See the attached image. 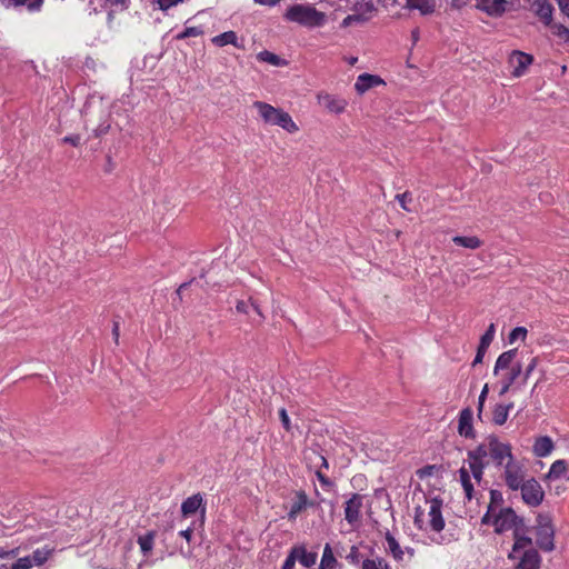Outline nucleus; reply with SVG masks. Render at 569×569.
Listing matches in <instances>:
<instances>
[{
    "label": "nucleus",
    "mask_w": 569,
    "mask_h": 569,
    "mask_svg": "<svg viewBox=\"0 0 569 569\" xmlns=\"http://www.w3.org/2000/svg\"><path fill=\"white\" fill-rule=\"evenodd\" d=\"M511 457H513L511 443L496 435H489L468 452V466L473 479L480 482L487 466L492 465L500 469Z\"/></svg>",
    "instance_id": "nucleus-1"
},
{
    "label": "nucleus",
    "mask_w": 569,
    "mask_h": 569,
    "mask_svg": "<svg viewBox=\"0 0 569 569\" xmlns=\"http://www.w3.org/2000/svg\"><path fill=\"white\" fill-rule=\"evenodd\" d=\"M423 503L415 508V526L419 530L439 535L445 528L442 517L443 500L437 496H427L421 492Z\"/></svg>",
    "instance_id": "nucleus-2"
},
{
    "label": "nucleus",
    "mask_w": 569,
    "mask_h": 569,
    "mask_svg": "<svg viewBox=\"0 0 569 569\" xmlns=\"http://www.w3.org/2000/svg\"><path fill=\"white\" fill-rule=\"evenodd\" d=\"M510 569H539L541 557L532 545V539L522 533H516V539L508 553Z\"/></svg>",
    "instance_id": "nucleus-3"
},
{
    "label": "nucleus",
    "mask_w": 569,
    "mask_h": 569,
    "mask_svg": "<svg viewBox=\"0 0 569 569\" xmlns=\"http://www.w3.org/2000/svg\"><path fill=\"white\" fill-rule=\"evenodd\" d=\"M481 521L483 525L493 527L497 533L512 530L513 540L516 539V533H520V527L522 526V519L517 516L512 508L493 503L489 505Z\"/></svg>",
    "instance_id": "nucleus-4"
},
{
    "label": "nucleus",
    "mask_w": 569,
    "mask_h": 569,
    "mask_svg": "<svg viewBox=\"0 0 569 569\" xmlns=\"http://www.w3.org/2000/svg\"><path fill=\"white\" fill-rule=\"evenodd\" d=\"M283 18L308 29L320 28L327 22L326 13L317 10L311 3H296L288 7Z\"/></svg>",
    "instance_id": "nucleus-5"
},
{
    "label": "nucleus",
    "mask_w": 569,
    "mask_h": 569,
    "mask_svg": "<svg viewBox=\"0 0 569 569\" xmlns=\"http://www.w3.org/2000/svg\"><path fill=\"white\" fill-rule=\"evenodd\" d=\"M252 107L257 110L259 118L264 124L277 126L288 133H297L299 131L298 124L283 109L276 108L263 101H254Z\"/></svg>",
    "instance_id": "nucleus-6"
},
{
    "label": "nucleus",
    "mask_w": 569,
    "mask_h": 569,
    "mask_svg": "<svg viewBox=\"0 0 569 569\" xmlns=\"http://www.w3.org/2000/svg\"><path fill=\"white\" fill-rule=\"evenodd\" d=\"M537 546L545 552L555 549V529L549 513H539L533 527Z\"/></svg>",
    "instance_id": "nucleus-7"
},
{
    "label": "nucleus",
    "mask_w": 569,
    "mask_h": 569,
    "mask_svg": "<svg viewBox=\"0 0 569 569\" xmlns=\"http://www.w3.org/2000/svg\"><path fill=\"white\" fill-rule=\"evenodd\" d=\"M500 469L502 470V479L506 486L512 491H518L520 483L527 479L525 465L515 456Z\"/></svg>",
    "instance_id": "nucleus-8"
},
{
    "label": "nucleus",
    "mask_w": 569,
    "mask_h": 569,
    "mask_svg": "<svg viewBox=\"0 0 569 569\" xmlns=\"http://www.w3.org/2000/svg\"><path fill=\"white\" fill-rule=\"evenodd\" d=\"M317 552H311L305 546H295L287 556L283 566L286 569H295L298 561L306 569H310L317 561Z\"/></svg>",
    "instance_id": "nucleus-9"
},
{
    "label": "nucleus",
    "mask_w": 569,
    "mask_h": 569,
    "mask_svg": "<svg viewBox=\"0 0 569 569\" xmlns=\"http://www.w3.org/2000/svg\"><path fill=\"white\" fill-rule=\"evenodd\" d=\"M519 490L521 491L523 502L530 507H538L543 501L545 491L541 485L532 477L520 483Z\"/></svg>",
    "instance_id": "nucleus-10"
},
{
    "label": "nucleus",
    "mask_w": 569,
    "mask_h": 569,
    "mask_svg": "<svg viewBox=\"0 0 569 569\" xmlns=\"http://www.w3.org/2000/svg\"><path fill=\"white\" fill-rule=\"evenodd\" d=\"M317 101L326 111L332 114H341L348 107L347 99L326 91H320L317 93Z\"/></svg>",
    "instance_id": "nucleus-11"
},
{
    "label": "nucleus",
    "mask_w": 569,
    "mask_h": 569,
    "mask_svg": "<svg viewBox=\"0 0 569 569\" xmlns=\"http://www.w3.org/2000/svg\"><path fill=\"white\" fill-rule=\"evenodd\" d=\"M365 498L361 493H352L345 502V519L352 527L360 525Z\"/></svg>",
    "instance_id": "nucleus-12"
},
{
    "label": "nucleus",
    "mask_w": 569,
    "mask_h": 569,
    "mask_svg": "<svg viewBox=\"0 0 569 569\" xmlns=\"http://www.w3.org/2000/svg\"><path fill=\"white\" fill-rule=\"evenodd\" d=\"M533 62V57L529 53L515 50L509 54L508 64L511 69V74L516 78H520L526 74L529 66Z\"/></svg>",
    "instance_id": "nucleus-13"
},
{
    "label": "nucleus",
    "mask_w": 569,
    "mask_h": 569,
    "mask_svg": "<svg viewBox=\"0 0 569 569\" xmlns=\"http://www.w3.org/2000/svg\"><path fill=\"white\" fill-rule=\"evenodd\" d=\"M312 506L313 502L308 499L305 491H296L293 498L291 499L289 511L287 513L288 520L295 521L303 510Z\"/></svg>",
    "instance_id": "nucleus-14"
},
{
    "label": "nucleus",
    "mask_w": 569,
    "mask_h": 569,
    "mask_svg": "<svg viewBox=\"0 0 569 569\" xmlns=\"http://www.w3.org/2000/svg\"><path fill=\"white\" fill-rule=\"evenodd\" d=\"M473 412L470 408H465L459 413L458 433L465 438H475L472 426Z\"/></svg>",
    "instance_id": "nucleus-15"
},
{
    "label": "nucleus",
    "mask_w": 569,
    "mask_h": 569,
    "mask_svg": "<svg viewBox=\"0 0 569 569\" xmlns=\"http://www.w3.org/2000/svg\"><path fill=\"white\" fill-rule=\"evenodd\" d=\"M380 84H385V81L376 74L370 73H362L358 76L356 83H355V90L359 94L366 93L368 90L378 87Z\"/></svg>",
    "instance_id": "nucleus-16"
},
{
    "label": "nucleus",
    "mask_w": 569,
    "mask_h": 569,
    "mask_svg": "<svg viewBox=\"0 0 569 569\" xmlns=\"http://www.w3.org/2000/svg\"><path fill=\"white\" fill-rule=\"evenodd\" d=\"M555 450V442L549 436H539L532 445V453L538 458L549 457Z\"/></svg>",
    "instance_id": "nucleus-17"
},
{
    "label": "nucleus",
    "mask_w": 569,
    "mask_h": 569,
    "mask_svg": "<svg viewBox=\"0 0 569 569\" xmlns=\"http://www.w3.org/2000/svg\"><path fill=\"white\" fill-rule=\"evenodd\" d=\"M0 4L6 9L26 8L29 12L41 10L43 0H0Z\"/></svg>",
    "instance_id": "nucleus-18"
},
{
    "label": "nucleus",
    "mask_w": 569,
    "mask_h": 569,
    "mask_svg": "<svg viewBox=\"0 0 569 569\" xmlns=\"http://www.w3.org/2000/svg\"><path fill=\"white\" fill-rule=\"evenodd\" d=\"M517 353H518L517 349H511V350L502 352L498 357V359L495 363L493 373L497 376L502 370L509 371L511 369V367L517 363V362H515Z\"/></svg>",
    "instance_id": "nucleus-19"
},
{
    "label": "nucleus",
    "mask_w": 569,
    "mask_h": 569,
    "mask_svg": "<svg viewBox=\"0 0 569 569\" xmlns=\"http://www.w3.org/2000/svg\"><path fill=\"white\" fill-rule=\"evenodd\" d=\"M522 372V367L520 362H517L511 367L509 371H507L501 377V388L499 395L502 396L509 391L515 381L519 378Z\"/></svg>",
    "instance_id": "nucleus-20"
},
{
    "label": "nucleus",
    "mask_w": 569,
    "mask_h": 569,
    "mask_svg": "<svg viewBox=\"0 0 569 569\" xmlns=\"http://www.w3.org/2000/svg\"><path fill=\"white\" fill-rule=\"evenodd\" d=\"M350 10H352L361 21H365L368 20L373 12L375 6L372 0H355Z\"/></svg>",
    "instance_id": "nucleus-21"
},
{
    "label": "nucleus",
    "mask_w": 569,
    "mask_h": 569,
    "mask_svg": "<svg viewBox=\"0 0 569 569\" xmlns=\"http://www.w3.org/2000/svg\"><path fill=\"white\" fill-rule=\"evenodd\" d=\"M472 478H473V476H472V472L470 470V467L467 469L465 466H462L459 469V480H460V483H461V486L463 488L466 498L468 500H471L472 496H473V483H472V480H471Z\"/></svg>",
    "instance_id": "nucleus-22"
},
{
    "label": "nucleus",
    "mask_w": 569,
    "mask_h": 569,
    "mask_svg": "<svg viewBox=\"0 0 569 569\" xmlns=\"http://www.w3.org/2000/svg\"><path fill=\"white\" fill-rule=\"evenodd\" d=\"M211 42L217 47H224L227 44H232L236 48H242V44L239 42L238 36L234 31H226L220 33L211 39Z\"/></svg>",
    "instance_id": "nucleus-23"
},
{
    "label": "nucleus",
    "mask_w": 569,
    "mask_h": 569,
    "mask_svg": "<svg viewBox=\"0 0 569 569\" xmlns=\"http://www.w3.org/2000/svg\"><path fill=\"white\" fill-rule=\"evenodd\" d=\"M536 14L547 26L551 24L553 7L546 0L536 2Z\"/></svg>",
    "instance_id": "nucleus-24"
},
{
    "label": "nucleus",
    "mask_w": 569,
    "mask_h": 569,
    "mask_svg": "<svg viewBox=\"0 0 569 569\" xmlns=\"http://www.w3.org/2000/svg\"><path fill=\"white\" fill-rule=\"evenodd\" d=\"M567 471V461L559 459L552 462L549 471L545 476V480L552 482L560 479Z\"/></svg>",
    "instance_id": "nucleus-25"
},
{
    "label": "nucleus",
    "mask_w": 569,
    "mask_h": 569,
    "mask_svg": "<svg viewBox=\"0 0 569 569\" xmlns=\"http://www.w3.org/2000/svg\"><path fill=\"white\" fill-rule=\"evenodd\" d=\"M339 562L333 556V551L329 543L325 545L319 569H338Z\"/></svg>",
    "instance_id": "nucleus-26"
},
{
    "label": "nucleus",
    "mask_w": 569,
    "mask_h": 569,
    "mask_svg": "<svg viewBox=\"0 0 569 569\" xmlns=\"http://www.w3.org/2000/svg\"><path fill=\"white\" fill-rule=\"evenodd\" d=\"M202 505V498L200 495H193L187 498L181 505V511L184 516L196 513Z\"/></svg>",
    "instance_id": "nucleus-27"
},
{
    "label": "nucleus",
    "mask_w": 569,
    "mask_h": 569,
    "mask_svg": "<svg viewBox=\"0 0 569 569\" xmlns=\"http://www.w3.org/2000/svg\"><path fill=\"white\" fill-rule=\"evenodd\" d=\"M513 408V403L510 402L508 405H497L493 409L492 420L497 426H502L506 423L509 411Z\"/></svg>",
    "instance_id": "nucleus-28"
},
{
    "label": "nucleus",
    "mask_w": 569,
    "mask_h": 569,
    "mask_svg": "<svg viewBox=\"0 0 569 569\" xmlns=\"http://www.w3.org/2000/svg\"><path fill=\"white\" fill-rule=\"evenodd\" d=\"M52 552H53V548H51L49 546H44L42 548L36 549L29 556H30L32 562L34 563V566L38 567V566H42L49 559V557L52 555Z\"/></svg>",
    "instance_id": "nucleus-29"
},
{
    "label": "nucleus",
    "mask_w": 569,
    "mask_h": 569,
    "mask_svg": "<svg viewBox=\"0 0 569 569\" xmlns=\"http://www.w3.org/2000/svg\"><path fill=\"white\" fill-rule=\"evenodd\" d=\"M409 9L419 10L422 14L431 13L435 10V3L431 0H406Z\"/></svg>",
    "instance_id": "nucleus-30"
},
{
    "label": "nucleus",
    "mask_w": 569,
    "mask_h": 569,
    "mask_svg": "<svg viewBox=\"0 0 569 569\" xmlns=\"http://www.w3.org/2000/svg\"><path fill=\"white\" fill-rule=\"evenodd\" d=\"M507 4L508 2L506 0H492V1H489L485 7H483V10L489 14V16H500L502 14L506 9H507Z\"/></svg>",
    "instance_id": "nucleus-31"
},
{
    "label": "nucleus",
    "mask_w": 569,
    "mask_h": 569,
    "mask_svg": "<svg viewBox=\"0 0 569 569\" xmlns=\"http://www.w3.org/2000/svg\"><path fill=\"white\" fill-rule=\"evenodd\" d=\"M386 548L396 560H402L403 551L400 548L396 538L389 532L386 535Z\"/></svg>",
    "instance_id": "nucleus-32"
},
{
    "label": "nucleus",
    "mask_w": 569,
    "mask_h": 569,
    "mask_svg": "<svg viewBox=\"0 0 569 569\" xmlns=\"http://www.w3.org/2000/svg\"><path fill=\"white\" fill-rule=\"evenodd\" d=\"M452 241L460 247L468 248V249H477L481 246V241L479 238L472 236V237H462V236H456L452 238Z\"/></svg>",
    "instance_id": "nucleus-33"
},
{
    "label": "nucleus",
    "mask_w": 569,
    "mask_h": 569,
    "mask_svg": "<svg viewBox=\"0 0 569 569\" xmlns=\"http://www.w3.org/2000/svg\"><path fill=\"white\" fill-rule=\"evenodd\" d=\"M257 59L261 62H267V63H269L271 66H276V67L284 64V61L279 56H277L268 50L260 51L257 54Z\"/></svg>",
    "instance_id": "nucleus-34"
},
{
    "label": "nucleus",
    "mask_w": 569,
    "mask_h": 569,
    "mask_svg": "<svg viewBox=\"0 0 569 569\" xmlns=\"http://www.w3.org/2000/svg\"><path fill=\"white\" fill-rule=\"evenodd\" d=\"M153 539H154V536L152 532H148L138 538V543H139L140 549L144 556H147L152 550Z\"/></svg>",
    "instance_id": "nucleus-35"
},
{
    "label": "nucleus",
    "mask_w": 569,
    "mask_h": 569,
    "mask_svg": "<svg viewBox=\"0 0 569 569\" xmlns=\"http://www.w3.org/2000/svg\"><path fill=\"white\" fill-rule=\"evenodd\" d=\"M361 569H390V567L382 558L377 557L363 560Z\"/></svg>",
    "instance_id": "nucleus-36"
},
{
    "label": "nucleus",
    "mask_w": 569,
    "mask_h": 569,
    "mask_svg": "<svg viewBox=\"0 0 569 569\" xmlns=\"http://www.w3.org/2000/svg\"><path fill=\"white\" fill-rule=\"evenodd\" d=\"M203 34V29L201 27H186L181 32L176 34L177 40H183L191 37H199Z\"/></svg>",
    "instance_id": "nucleus-37"
},
{
    "label": "nucleus",
    "mask_w": 569,
    "mask_h": 569,
    "mask_svg": "<svg viewBox=\"0 0 569 569\" xmlns=\"http://www.w3.org/2000/svg\"><path fill=\"white\" fill-rule=\"evenodd\" d=\"M496 333L495 323H491L486 332L481 336L479 345L482 346V349H488L491 342L493 341Z\"/></svg>",
    "instance_id": "nucleus-38"
},
{
    "label": "nucleus",
    "mask_w": 569,
    "mask_h": 569,
    "mask_svg": "<svg viewBox=\"0 0 569 569\" xmlns=\"http://www.w3.org/2000/svg\"><path fill=\"white\" fill-rule=\"evenodd\" d=\"M551 32L565 42H569V29L565 26L560 23L551 24Z\"/></svg>",
    "instance_id": "nucleus-39"
},
{
    "label": "nucleus",
    "mask_w": 569,
    "mask_h": 569,
    "mask_svg": "<svg viewBox=\"0 0 569 569\" xmlns=\"http://www.w3.org/2000/svg\"><path fill=\"white\" fill-rule=\"evenodd\" d=\"M527 329L525 327H516L508 337L509 343H515L517 340L523 341L527 337Z\"/></svg>",
    "instance_id": "nucleus-40"
},
{
    "label": "nucleus",
    "mask_w": 569,
    "mask_h": 569,
    "mask_svg": "<svg viewBox=\"0 0 569 569\" xmlns=\"http://www.w3.org/2000/svg\"><path fill=\"white\" fill-rule=\"evenodd\" d=\"M32 567L36 566L30 556L21 557L11 565V569H31Z\"/></svg>",
    "instance_id": "nucleus-41"
},
{
    "label": "nucleus",
    "mask_w": 569,
    "mask_h": 569,
    "mask_svg": "<svg viewBox=\"0 0 569 569\" xmlns=\"http://www.w3.org/2000/svg\"><path fill=\"white\" fill-rule=\"evenodd\" d=\"M396 200L399 202L400 207L406 211H411V209L407 206L408 201H411V196L409 192L399 193L396 196Z\"/></svg>",
    "instance_id": "nucleus-42"
},
{
    "label": "nucleus",
    "mask_w": 569,
    "mask_h": 569,
    "mask_svg": "<svg viewBox=\"0 0 569 569\" xmlns=\"http://www.w3.org/2000/svg\"><path fill=\"white\" fill-rule=\"evenodd\" d=\"M103 1L107 6L117 8L120 10L127 9L130 4V0H103Z\"/></svg>",
    "instance_id": "nucleus-43"
},
{
    "label": "nucleus",
    "mask_w": 569,
    "mask_h": 569,
    "mask_svg": "<svg viewBox=\"0 0 569 569\" xmlns=\"http://www.w3.org/2000/svg\"><path fill=\"white\" fill-rule=\"evenodd\" d=\"M537 365H538V358L537 357L531 358L530 362L528 363V366H527V368L525 369V372H523V382H526L528 380L530 375L536 369Z\"/></svg>",
    "instance_id": "nucleus-44"
},
{
    "label": "nucleus",
    "mask_w": 569,
    "mask_h": 569,
    "mask_svg": "<svg viewBox=\"0 0 569 569\" xmlns=\"http://www.w3.org/2000/svg\"><path fill=\"white\" fill-rule=\"evenodd\" d=\"M19 555V548H12V549H0V560L1 559H12L16 558Z\"/></svg>",
    "instance_id": "nucleus-45"
},
{
    "label": "nucleus",
    "mask_w": 569,
    "mask_h": 569,
    "mask_svg": "<svg viewBox=\"0 0 569 569\" xmlns=\"http://www.w3.org/2000/svg\"><path fill=\"white\" fill-rule=\"evenodd\" d=\"M184 0H157V3L161 10H168Z\"/></svg>",
    "instance_id": "nucleus-46"
},
{
    "label": "nucleus",
    "mask_w": 569,
    "mask_h": 569,
    "mask_svg": "<svg viewBox=\"0 0 569 569\" xmlns=\"http://www.w3.org/2000/svg\"><path fill=\"white\" fill-rule=\"evenodd\" d=\"M487 350L488 349H482L481 345L478 346V350H477L476 357H475V359L472 361V366L473 367L482 362L483 357H485Z\"/></svg>",
    "instance_id": "nucleus-47"
},
{
    "label": "nucleus",
    "mask_w": 569,
    "mask_h": 569,
    "mask_svg": "<svg viewBox=\"0 0 569 569\" xmlns=\"http://www.w3.org/2000/svg\"><path fill=\"white\" fill-rule=\"evenodd\" d=\"M279 416H280V420H281L283 428L286 430H290V419H289V416H288L286 409H281L279 411Z\"/></svg>",
    "instance_id": "nucleus-48"
},
{
    "label": "nucleus",
    "mask_w": 569,
    "mask_h": 569,
    "mask_svg": "<svg viewBox=\"0 0 569 569\" xmlns=\"http://www.w3.org/2000/svg\"><path fill=\"white\" fill-rule=\"evenodd\" d=\"M347 559L351 562V563H357L359 561V551H358V548L357 547H352L349 555L347 556Z\"/></svg>",
    "instance_id": "nucleus-49"
},
{
    "label": "nucleus",
    "mask_w": 569,
    "mask_h": 569,
    "mask_svg": "<svg viewBox=\"0 0 569 569\" xmlns=\"http://www.w3.org/2000/svg\"><path fill=\"white\" fill-rule=\"evenodd\" d=\"M63 141L66 143H70L72 146L77 147L80 143V137L79 136H67L63 138Z\"/></svg>",
    "instance_id": "nucleus-50"
},
{
    "label": "nucleus",
    "mask_w": 569,
    "mask_h": 569,
    "mask_svg": "<svg viewBox=\"0 0 569 569\" xmlns=\"http://www.w3.org/2000/svg\"><path fill=\"white\" fill-rule=\"evenodd\" d=\"M559 9L566 16H569V0H558Z\"/></svg>",
    "instance_id": "nucleus-51"
},
{
    "label": "nucleus",
    "mask_w": 569,
    "mask_h": 569,
    "mask_svg": "<svg viewBox=\"0 0 569 569\" xmlns=\"http://www.w3.org/2000/svg\"><path fill=\"white\" fill-rule=\"evenodd\" d=\"M236 309L238 312L248 313L249 312V303L246 301H238Z\"/></svg>",
    "instance_id": "nucleus-52"
},
{
    "label": "nucleus",
    "mask_w": 569,
    "mask_h": 569,
    "mask_svg": "<svg viewBox=\"0 0 569 569\" xmlns=\"http://www.w3.org/2000/svg\"><path fill=\"white\" fill-rule=\"evenodd\" d=\"M490 496H491V502L490 503L499 505L500 506V502H502L501 493L498 492V491H491Z\"/></svg>",
    "instance_id": "nucleus-53"
},
{
    "label": "nucleus",
    "mask_w": 569,
    "mask_h": 569,
    "mask_svg": "<svg viewBox=\"0 0 569 569\" xmlns=\"http://www.w3.org/2000/svg\"><path fill=\"white\" fill-rule=\"evenodd\" d=\"M316 475L322 486H325V487L331 486V481L323 473H321L320 471H317Z\"/></svg>",
    "instance_id": "nucleus-54"
},
{
    "label": "nucleus",
    "mask_w": 569,
    "mask_h": 569,
    "mask_svg": "<svg viewBox=\"0 0 569 569\" xmlns=\"http://www.w3.org/2000/svg\"><path fill=\"white\" fill-rule=\"evenodd\" d=\"M352 21H361V19L353 12L343 19V26H349Z\"/></svg>",
    "instance_id": "nucleus-55"
},
{
    "label": "nucleus",
    "mask_w": 569,
    "mask_h": 569,
    "mask_svg": "<svg viewBox=\"0 0 569 569\" xmlns=\"http://www.w3.org/2000/svg\"><path fill=\"white\" fill-rule=\"evenodd\" d=\"M352 2H355V0H338V6L341 9L350 10Z\"/></svg>",
    "instance_id": "nucleus-56"
},
{
    "label": "nucleus",
    "mask_w": 569,
    "mask_h": 569,
    "mask_svg": "<svg viewBox=\"0 0 569 569\" xmlns=\"http://www.w3.org/2000/svg\"><path fill=\"white\" fill-rule=\"evenodd\" d=\"M254 2L263 6L273 7L280 2V0H254Z\"/></svg>",
    "instance_id": "nucleus-57"
},
{
    "label": "nucleus",
    "mask_w": 569,
    "mask_h": 569,
    "mask_svg": "<svg viewBox=\"0 0 569 569\" xmlns=\"http://www.w3.org/2000/svg\"><path fill=\"white\" fill-rule=\"evenodd\" d=\"M179 535H180L181 537H183L187 541H190V539H191V535H192V529L187 528V529H184V530H181V531L179 532Z\"/></svg>",
    "instance_id": "nucleus-58"
},
{
    "label": "nucleus",
    "mask_w": 569,
    "mask_h": 569,
    "mask_svg": "<svg viewBox=\"0 0 569 569\" xmlns=\"http://www.w3.org/2000/svg\"><path fill=\"white\" fill-rule=\"evenodd\" d=\"M488 390H489L488 385H485L482 390H481V392H480V395H479L478 399L482 400V401H486V398H487V395H488Z\"/></svg>",
    "instance_id": "nucleus-59"
},
{
    "label": "nucleus",
    "mask_w": 569,
    "mask_h": 569,
    "mask_svg": "<svg viewBox=\"0 0 569 569\" xmlns=\"http://www.w3.org/2000/svg\"><path fill=\"white\" fill-rule=\"evenodd\" d=\"M411 39H412L413 43H416L419 40V30L418 29L412 30Z\"/></svg>",
    "instance_id": "nucleus-60"
},
{
    "label": "nucleus",
    "mask_w": 569,
    "mask_h": 569,
    "mask_svg": "<svg viewBox=\"0 0 569 569\" xmlns=\"http://www.w3.org/2000/svg\"><path fill=\"white\" fill-rule=\"evenodd\" d=\"M250 306L254 309V311L261 316V311H260V308L257 303H254L253 301L250 302Z\"/></svg>",
    "instance_id": "nucleus-61"
},
{
    "label": "nucleus",
    "mask_w": 569,
    "mask_h": 569,
    "mask_svg": "<svg viewBox=\"0 0 569 569\" xmlns=\"http://www.w3.org/2000/svg\"><path fill=\"white\" fill-rule=\"evenodd\" d=\"M358 61V58L357 57H350V58H347V62L350 64V66H353L356 64V62Z\"/></svg>",
    "instance_id": "nucleus-62"
},
{
    "label": "nucleus",
    "mask_w": 569,
    "mask_h": 569,
    "mask_svg": "<svg viewBox=\"0 0 569 569\" xmlns=\"http://www.w3.org/2000/svg\"><path fill=\"white\" fill-rule=\"evenodd\" d=\"M485 406V401L478 399V412L479 415L482 412Z\"/></svg>",
    "instance_id": "nucleus-63"
},
{
    "label": "nucleus",
    "mask_w": 569,
    "mask_h": 569,
    "mask_svg": "<svg viewBox=\"0 0 569 569\" xmlns=\"http://www.w3.org/2000/svg\"><path fill=\"white\" fill-rule=\"evenodd\" d=\"M0 569H11V565H10V566H8V565L2 563V562L0 561Z\"/></svg>",
    "instance_id": "nucleus-64"
}]
</instances>
